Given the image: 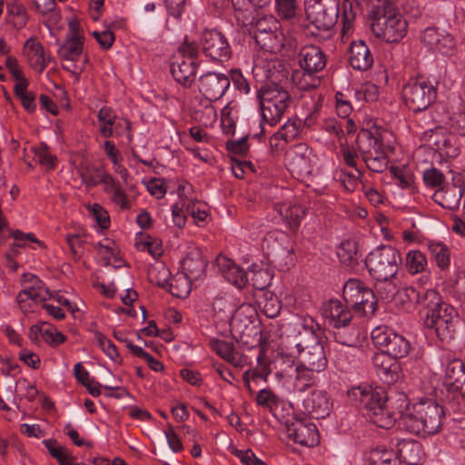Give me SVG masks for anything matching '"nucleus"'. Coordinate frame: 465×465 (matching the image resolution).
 Instances as JSON below:
<instances>
[{
    "label": "nucleus",
    "instance_id": "obj_1",
    "mask_svg": "<svg viewBox=\"0 0 465 465\" xmlns=\"http://www.w3.org/2000/svg\"><path fill=\"white\" fill-rule=\"evenodd\" d=\"M425 328L433 330L442 341L460 339L465 322L453 306L442 301L438 292H430L423 300V310H419Z\"/></svg>",
    "mask_w": 465,
    "mask_h": 465
},
{
    "label": "nucleus",
    "instance_id": "obj_2",
    "mask_svg": "<svg viewBox=\"0 0 465 465\" xmlns=\"http://www.w3.org/2000/svg\"><path fill=\"white\" fill-rule=\"evenodd\" d=\"M348 397L358 409L365 410L378 427L390 429L398 422L401 411L391 410L392 401L382 388L371 385L351 388L348 391Z\"/></svg>",
    "mask_w": 465,
    "mask_h": 465
},
{
    "label": "nucleus",
    "instance_id": "obj_3",
    "mask_svg": "<svg viewBox=\"0 0 465 465\" xmlns=\"http://www.w3.org/2000/svg\"><path fill=\"white\" fill-rule=\"evenodd\" d=\"M445 409L436 401L427 399L412 407V411H401L398 427L414 435L436 434L442 427Z\"/></svg>",
    "mask_w": 465,
    "mask_h": 465
},
{
    "label": "nucleus",
    "instance_id": "obj_4",
    "mask_svg": "<svg viewBox=\"0 0 465 465\" xmlns=\"http://www.w3.org/2000/svg\"><path fill=\"white\" fill-rule=\"evenodd\" d=\"M369 18L372 33L387 43H398L407 34V21L391 0H377Z\"/></svg>",
    "mask_w": 465,
    "mask_h": 465
},
{
    "label": "nucleus",
    "instance_id": "obj_5",
    "mask_svg": "<svg viewBox=\"0 0 465 465\" xmlns=\"http://www.w3.org/2000/svg\"><path fill=\"white\" fill-rule=\"evenodd\" d=\"M295 331L296 348L302 357L300 364L316 372L323 371L328 361L324 347L314 330L313 319H303L296 325Z\"/></svg>",
    "mask_w": 465,
    "mask_h": 465
},
{
    "label": "nucleus",
    "instance_id": "obj_6",
    "mask_svg": "<svg viewBox=\"0 0 465 465\" xmlns=\"http://www.w3.org/2000/svg\"><path fill=\"white\" fill-rule=\"evenodd\" d=\"M257 98L260 104L262 122L261 132L254 134V137L263 135V123L271 126L276 125L292 103L290 94L282 86L274 83L263 84L257 93Z\"/></svg>",
    "mask_w": 465,
    "mask_h": 465
},
{
    "label": "nucleus",
    "instance_id": "obj_7",
    "mask_svg": "<svg viewBox=\"0 0 465 465\" xmlns=\"http://www.w3.org/2000/svg\"><path fill=\"white\" fill-rule=\"evenodd\" d=\"M401 262V253L396 248L382 244L368 254L365 264L370 274L376 281L388 285L391 294H393L396 292V285L390 280L396 276Z\"/></svg>",
    "mask_w": 465,
    "mask_h": 465
},
{
    "label": "nucleus",
    "instance_id": "obj_8",
    "mask_svg": "<svg viewBox=\"0 0 465 465\" xmlns=\"http://www.w3.org/2000/svg\"><path fill=\"white\" fill-rule=\"evenodd\" d=\"M298 58L302 71H294L292 76L293 82L301 90L316 88L320 81L312 78V75L326 66L325 54L318 45H307L301 48Z\"/></svg>",
    "mask_w": 465,
    "mask_h": 465
},
{
    "label": "nucleus",
    "instance_id": "obj_9",
    "mask_svg": "<svg viewBox=\"0 0 465 465\" xmlns=\"http://www.w3.org/2000/svg\"><path fill=\"white\" fill-rule=\"evenodd\" d=\"M342 297L347 306L362 316H373L377 311L378 301L373 291L359 279L345 282Z\"/></svg>",
    "mask_w": 465,
    "mask_h": 465
},
{
    "label": "nucleus",
    "instance_id": "obj_10",
    "mask_svg": "<svg viewBox=\"0 0 465 465\" xmlns=\"http://www.w3.org/2000/svg\"><path fill=\"white\" fill-rule=\"evenodd\" d=\"M402 98L406 106L419 113L426 110L437 98V88L424 76L411 78L403 86Z\"/></svg>",
    "mask_w": 465,
    "mask_h": 465
},
{
    "label": "nucleus",
    "instance_id": "obj_11",
    "mask_svg": "<svg viewBox=\"0 0 465 465\" xmlns=\"http://www.w3.org/2000/svg\"><path fill=\"white\" fill-rule=\"evenodd\" d=\"M371 337L375 347L384 351L394 359L403 358L410 352V341L391 327L378 326L372 330Z\"/></svg>",
    "mask_w": 465,
    "mask_h": 465
},
{
    "label": "nucleus",
    "instance_id": "obj_12",
    "mask_svg": "<svg viewBox=\"0 0 465 465\" xmlns=\"http://www.w3.org/2000/svg\"><path fill=\"white\" fill-rule=\"evenodd\" d=\"M288 437L302 446L313 447L320 442L317 427L310 420L293 417L285 421Z\"/></svg>",
    "mask_w": 465,
    "mask_h": 465
},
{
    "label": "nucleus",
    "instance_id": "obj_13",
    "mask_svg": "<svg viewBox=\"0 0 465 465\" xmlns=\"http://www.w3.org/2000/svg\"><path fill=\"white\" fill-rule=\"evenodd\" d=\"M202 49L207 57L218 62L229 60L232 54L226 36L215 29L205 30L203 33Z\"/></svg>",
    "mask_w": 465,
    "mask_h": 465
},
{
    "label": "nucleus",
    "instance_id": "obj_14",
    "mask_svg": "<svg viewBox=\"0 0 465 465\" xmlns=\"http://www.w3.org/2000/svg\"><path fill=\"white\" fill-rule=\"evenodd\" d=\"M339 14V3L336 0H316V4L311 6L307 13V18L319 30L328 31L337 22Z\"/></svg>",
    "mask_w": 465,
    "mask_h": 465
},
{
    "label": "nucleus",
    "instance_id": "obj_15",
    "mask_svg": "<svg viewBox=\"0 0 465 465\" xmlns=\"http://www.w3.org/2000/svg\"><path fill=\"white\" fill-rule=\"evenodd\" d=\"M230 84V78L226 74L208 72L199 77L197 86L205 99L214 102L223 96Z\"/></svg>",
    "mask_w": 465,
    "mask_h": 465
},
{
    "label": "nucleus",
    "instance_id": "obj_16",
    "mask_svg": "<svg viewBox=\"0 0 465 465\" xmlns=\"http://www.w3.org/2000/svg\"><path fill=\"white\" fill-rule=\"evenodd\" d=\"M426 135L428 142L435 147L440 155L455 158L460 154V143L455 134L449 133L444 128L438 126Z\"/></svg>",
    "mask_w": 465,
    "mask_h": 465
},
{
    "label": "nucleus",
    "instance_id": "obj_17",
    "mask_svg": "<svg viewBox=\"0 0 465 465\" xmlns=\"http://www.w3.org/2000/svg\"><path fill=\"white\" fill-rule=\"evenodd\" d=\"M312 149L306 143H298L287 153L288 166L292 173L302 176L312 173Z\"/></svg>",
    "mask_w": 465,
    "mask_h": 465
},
{
    "label": "nucleus",
    "instance_id": "obj_18",
    "mask_svg": "<svg viewBox=\"0 0 465 465\" xmlns=\"http://www.w3.org/2000/svg\"><path fill=\"white\" fill-rule=\"evenodd\" d=\"M422 41L430 49L444 55H451L456 46L455 39L450 34L435 27H429L424 30Z\"/></svg>",
    "mask_w": 465,
    "mask_h": 465
},
{
    "label": "nucleus",
    "instance_id": "obj_19",
    "mask_svg": "<svg viewBox=\"0 0 465 465\" xmlns=\"http://www.w3.org/2000/svg\"><path fill=\"white\" fill-rule=\"evenodd\" d=\"M349 306H344L339 300L331 299L323 306L322 315L329 325L336 330L347 327L352 314Z\"/></svg>",
    "mask_w": 465,
    "mask_h": 465
},
{
    "label": "nucleus",
    "instance_id": "obj_20",
    "mask_svg": "<svg viewBox=\"0 0 465 465\" xmlns=\"http://www.w3.org/2000/svg\"><path fill=\"white\" fill-rule=\"evenodd\" d=\"M318 104H314V110L302 121L299 117L289 118V120L281 127V129L273 134L270 138V144L273 146V140H283L286 143L293 140L298 136L302 125L310 126L318 114Z\"/></svg>",
    "mask_w": 465,
    "mask_h": 465
},
{
    "label": "nucleus",
    "instance_id": "obj_21",
    "mask_svg": "<svg viewBox=\"0 0 465 465\" xmlns=\"http://www.w3.org/2000/svg\"><path fill=\"white\" fill-rule=\"evenodd\" d=\"M206 266L207 260L197 248L190 250L182 261L183 273L193 282L204 277Z\"/></svg>",
    "mask_w": 465,
    "mask_h": 465
},
{
    "label": "nucleus",
    "instance_id": "obj_22",
    "mask_svg": "<svg viewBox=\"0 0 465 465\" xmlns=\"http://www.w3.org/2000/svg\"><path fill=\"white\" fill-rule=\"evenodd\" d=\"M198 63L195 60L174 57L170 69L174 80L183 86L189 88L195 80Z\"/></svg>",
    "mask_w": 465,
    "mask_h": 465
},
{
    "label": "nucleus",
    "instance_id": "obj_23",
    "mask_svg": "<svg viewBox=\"0 0 465 465\" xmlns=\"http://www.w3.org/2000/svg\"><path fill=\"white\" fill-rule=\"evenodd\" d=\"M231 325L233 338L242 347L252 349L262 343V331L257 326L252 325V322L241 329L240 324L237 323V319L233 318Z\"/></svg>",
    "mask_w": 465,
    "mask_h": 465
},
{
    "label": "nucleus",
    "instance_id": "obj_24",
    "mask_svg": "<svg viewBox=\"0 0 465 465\" xmlns=\"http://www.w3.org/2000/svg\"><path fill=\"white\" fill-rule=\"evenodd\" d=\"M464 190L457 183H448L433 194V200L441 207L455 210L460 206Z\"/></svg>",
    "mask_w": 465,
    "mask_h": 465
},
{
    "label": "nucleus",
    "instance_id": "obj_25",
    "mask_svg": "<svg viewBox=\"0 0 465 465\" xmlns=\"http://www.w3.org/2000/svg\"><path fill=\"white\" fill-rule=\"evenodd\" d=\"M304 408L307 412L314 419H323L327 417L331 410V402L323 391H313L311 395L304 400Z\"/></svg>",
    "mask_w": 465,
    "mask_h": 465
},
{
    "label": "nucleus",
    "instance_id": "obj_26",
    "mask_svg": "<svg viewBox=\"0 0 465 465\" xmlns=\"http://www.w3.org/2000/svg\"><path fill=\"white\" fill-rule=\"evenodd\" d=\"M373 55L364 41H354L350 48V64L358 71H366L373 64Z\"/></svg>",
    "mask_w": 465,
    "mask_h": 465
},
{
    "label": "nucleus",
    "instance_id": "obj_27",
    "mask_svg": "<svg viewBox=\"0 0 465 465\" xmlns=\"http://www.w3.org/2000/svg\"><path fill=\"white\" fill-rule=\"evenodd\" d=\"M395 360L384 351L374 353L372 357L371 361L376 373L384 382L392 383L397 379V373L392 369L396 367Z\"/></svg>",
    "mask_w": 465,
    "mask_h": 465
},
{
    "label": "nucleus",
    "instance_id": "obj_28",
    "mask_svg": "<svg viewBox=\"0 0 465 465\" xmlns=\"http://www.w3.org/2000/svg\"><path fill=\"white\" fill-rule=\"evenodd\" d=\"M421 454L422 446L417 440H401L397 442V457L407 465H420Z\"/></svg>",
    "mask_w": 465,
    "mask_h": 465
},
{
    "label": "nucleus",
    "instance_id": "obj_29",
    "mask_svg": "<svg viewBox=\"0 0 465 465\" xmlns=\"http://www.w3.org/2000/svg\"><path fill=\"white\" fill-rule=\"evenodd\" d=\"M256 302L263 314L268 318L276 317L282 309V302L272 292H261L255 295Z\"/></svg>",
    "mask_w": 465,
    "mask_h": 465
},
{
    "label": "nucleus",
    "instance_id": "obj_30",
    "mask_svg": "<svg viewBox=\"0 0 465 465\" xmlns=\"http://www.w3.org/2000/svg\"><path fill=\"white\" fill-rule=\"evenodd\" d=\"M211 348L227 362L240 367L242 365V358L234 351V346L232 342L223 340H213L210 341Z\"/></svg>",
    "mask_w": 465,
    "mask_h": 465
},
{
    "label": "nucleus",
    "instance_id": "obj_31",
    "mask_svg": "<svg viewBox=\"0 0 465 465\" xmlns=\"http://www.w3.org/2000/svg\"><path fill=\"white\" fill-rule=\"evenodd\" d=\"M84 37L66 38L57 50L58 56L63 60L75 62L83 54Z\"/></svg>",
    "mask_w": 465,
    "mask_h": 465
},
{
    "label": "nucleus",
    "instance_id": "obj_32",
    "mask_svg": "<svg viewBox=\"0 0 465 465\" xmlns=\"http://www.w3.org/2000/svg\"><path fill=\"white\" fill-rule=\"evenodd\" d=\"M337 255L340 261L350 268H354L359 264V260L361 258V253L358 252V245L355 241L344 240L341 242Z\"/></svg>",
    "mask_w": 465,
    "mask_h": 465
},
{
    "label": "nucleus",
    "instance_id": "obj_33",
    "mask_svg": "<svg viewBox=\"0 0 465 465\" xmlns=\"http://www.w3.org/2000/svg\"><path fill=\"white\" fill-rule=\"evenodd\" d=\"M23 284L29 283L25 290H28L31 294H35V299L39 302H44L53 297V293L45 287V284L36 275L32 273H24L21 277Z\"/></svg>",
    "mask_w": 465,
    "mask_h": 465
},
{
    "label": "nucleus",
    "instance_id": "obj_34",
    "mask_svg": "<svg viewBox=\"0 0 465 465\" xmlns=\"http://www.w3.org/2000/svg\"><path fill=\"white\" fill-rule=\"evenodd\" d=\"M279 22L272 15L262 16L258 18L252 25L251 34L257 45L260 44L261 39H265L273 30L277 29Z\"/></svg>",
    "mask_w": 465,
    "mask_h": 465
},
{
    "label": "nucleus",
    "instance_id": "obj_35",
    "mask_svg": "<svg viewBox=\"0 0 465 465\" xmlns=\"http://www.w3.org/2000/svg\"><path fill=\"white\" fill-rule=\"evenodd\" d=\"M77 173L82 178L83 183L87 187H94L101 183L102 177L105 171L100 166L86 163L80 164L77 168Z\"/></svg>",
    "mask_w": 465,
    "mask_h": 465
},
{
    "label": "nucleus",
    "instance_id": "obj_36",
    "mask_svg": "<svg viewBox=\"0 0 465 465\" xmlns=\"http://www.w3.org/2000/svg\"><path fill=\"white\" fill-rule=\"evenodd\" d=\"M465 378V364L460 359L450 361L446 368L445 384L448 391Z\"/></svg>",
    "mask_w": 465,
    "mask_h": 465
},
{
    "label": "nucleus",
    "instance_id": "obj_37",
    "mask_svg": "<svg viewBox=\"0 0 465 465\" xmlns=\"http://www.w3.org/2000/svg\"><path fill=\"white\" fill-rule=\"evenodd\" d=\"M171 272L168 267L163 262H156L150 265L147 271V277L151 283L155 284L161 288H167L170 281Z\"/></svg>",
    "mask_w": 465,
    "mask_h": 465
},
{
    "label": "nucleus",
    "instance_id": "obj_38",
    "mask_svg": "<svg viewBox=\"0 0 465 465\" xmlns=\"http://www.w3.org/2000/svg\"><path fill=\"white\" fill-rule=\"evenodd\" d=\"M193 281L188 279L183 273L172 277L167 284L169 292L176 298H186L191 292V284Z\"/></svg>",
    "mask_w": 465,
    "mask_h": 465
},
{
    "label": "nucleus",
    "instance_id": "obj_39",
    "mask_svg": "<svg viewBox=\"0 0 465 465\" xmlns=\"http://www.w3.org/2000/svg\"><path fill=\"white\" fill-rule=\"evenodd\" d=\"M24 48L32 52L33 57H35V61L32 62V67L37 72L42 73L46 67V54L43 45L36 41L35 38L30 37L25 41Z\"/></svg>",
    "mask_w": 465,
    "mask_h": 465
},
{
    "label": "nucleus",
    "instance_id": "obj_40",
    "mask_svg": "<svg viewBox=\"0 0 465 465\" xmlns=\"http://www.w3.org/2000/svg\"><path fill=\"white\" fill-rule=\"evenodd\" d=\"M428 249L440 270H446L450 263V252L449 248L440 242H430Z\"/></svg>",
    "mask_w": 465,
    "mask_h": 465
},
{
    "label": "nucleus",
    "instance_id": "obj_41",
    "mask_svg": "<svg viewBox=\"0 0 465 465\" xmlns=\"http://www.w3.org/2000/svg\"><path fill=\"white\" fill-rule=\"evenodd\" d=\"M29 84L28 80L23 83H16L14 87L15 95L20 100L23 107L30 114L34 113L36 108L35 96L33 92L27 91Z\"/></svg>",
    "mask_w": 465,
    "mask_h": 465
},
{
    "label": "nucleus",
    "instance_id": "obj_42",
    "mask_svg": "<svg viewBox=\"0 0 465 465\" xmlns=\"http://www.w3.org/2000/svg\"><path fill=\"white\" fill-rule=\"evenodd\" d=\"M361 158L366 166L375 173H382L387 169L388 157L385 153H378L374 154L371 150L361 151Z\"/></svg>",
    "mask_w": 465,
    "mask_h": 465
},
{
    "label": "nucleus",
    "instance_id": "obj_43",
    "mask_svg": "<svg viewBox=\"0 0 465 465\" xmlns=\"http://www.w3.org/2000/svg\"><path fill=\"white\" fill-rule=\"evenodd\" d=\"M407 271L411 274H417L425 271L427 259L424 253L418 250L410 251L405 259Z\"/></svg>",
    "mask_w": 465,
    "mask_h": 465
},
{
    "label": "nucleus",
    "instance_id": "obj_44",
    "mask_svg": "<svg viewBox=\"0 0 465 465\" xmlns=\"http://www.w3.org/2000/svg\"><path fill=\"white\" fill-rule=\"evenodd\" d=\"M367 140L370 143V149L371 150L374 154H377L378 153H384L383 151V143L382 139L380 136L375 135L371 131L367 129H361L359 133L356 140V144L358 150L361 153V151H365L362 148V141Z\"/></svg>",
    "mask_w": 465,
    "mask_h": 465
},
{
    "label": "nucleus",
    "instance_id": "obj_45",
    "mask_svg": "<svg viewBox=\"0 0 465 465\" xmlns=\"http://www.w3.org/2000/svg\"><path fill=\"white\" fill-rule=\"evenodd\" d=\"M265 39H261L260 44L258 45L261 48L265 50H270L271 52H281L284 49L285 45V35L283 33L279 30V25H277V29L275 32L270 34Z\"/></svg>",
    "mask_w": 465,
    "mask_h": 465
},
{
    "label": "nucleus",
    "instance_id": "obj_46",
    "mask_svg": "<svg viewBox=\"0 0 465 465\" xmlns=\"http://www.w3.org/2000/svg\"><path fill=\"white\" fill-rule=\"evenodd\" d=\"M295 371L294 387L297 391H303L314 383L315 377L313 373L316 372L315 371L309 370L300 363L296 365Z\"/></svg>",
    "mask_w": 465,
    "mask_h": 465
},
{
    "label": "nucleus",
    "instance_id": "obj_47",
    "mask_svg": "<svg viewBox=\"0 0 465 465\" xmlns=\"http://www.w3.org/2000/svg\"><path fill=\"white\" fill-rule=\"evenodd\" d=\"M251 273L252 286L258 291V293L268 291L267 287L271 284L272 280V274L270 271L265 268H260L258 270L252 269Z\"/></svg>",
    "mask_w": 465,
    "mask_h": 465
},
{
    "label": "nucleus",
    "instance_id": "obj_48",
    "mask_svg": "<svg viewBox=\"0 0 465 465\" xmlns=\"http://www.w3.org/2000/svg\"><path fill=\"white\" fill-rule=\"evenodd\" d=\"M436 292L433 289L426 290L422 293L417 291L414 287H405L401 291H398L396 289V292L401 297L402 302H408L411 303H416L420 306V310H423V300L429 292Z\"/></svg>",
    "mask_w": 465,
    "mask_h": 465
},
{
    "label": "nucleus",
    "instance_id": "obj_49",
    "mask_svg": "<svg viewBox=\"0 0 465 465\" xmlns=\"http://www.w3.org/2000/svg\"><path fill=\"white\" fill-rule=\"evenodd\" d=\"M305 215V208L301 205L295 204L286 208L284 219L289 224L290 229L292 231H296L299 228L301 222Z\"/></svg>",
    "mask_w": 465,
    "mask_h": 465
},
{
    "label": "nucleus",
    "instance_id": "obj_50",
    "mask_svg": "<svg viewBox=\"0 0 465 465\" xmlns=\"http://www.w3.org/2000/svg\"><path fill=\"white\" fill-rule=\"evenodd\" d=\"M32 150L40 164L47 166L48 169H54L56 157L50 153L46 143H41L39 146L34 147Z\"/></svg>",
    "mask_w": 465,
    "mask_h": 465
},
{
    "label": "nucleus",
    "instance_id": "obj_51",
    "mask_svg": "<svg viewBox=\"0 0 465 465\" xmlns=\"http://www.w3.org/2000/svg\"><path fill=\"white\" fill-rule=\"evenodd\" d=\"M278 15L283 20H290L296 16L298 8L297 0H275Z\"/></svg>",
    "mask_w": 465,
    "mask_h": 465
},
{
    "label": "nucleus",
    "instance_id": "obj_52",
    "mask_svg": "<svg viewBox=\"0 0 465 465\" xmlns=\"http://www.w3.org/2000/svg\"><path fill=\"white\" fill-rule=\"evenodd\" d=\"M248 137L245 135L239 140H228L225 143V149L232 155L246 157L249 152Z\"/></svg>",
    "mask_w": 465,
    "mask_h": 465
},
{
    "label": "nucleus",
    "instance_id": "obj_53",
    "mask_svg": "<svg viewBox=\"0 0 465 465\" xmlns=\"http://www.w3.org/2000/svg\"><path fill=\"white\" fill-rule=\"evenodd\" d=\"M370 465H398L393 453L387 450H373L369 458Z\"/></svg>",
    "mask_w": 465,
    "mask_h": 465
},
{
    "label": "nucleus",
    "instance_id": "obj_54",
    "mask_svg": "<svg viewBox=\"0 0 465 465\" xmlns=\"http://www.w3.org/2000/svg\"><path fill=\"white\" fill-rule=\"evenodd\" d=\"M390 172L392 176L399 181V185L402 189L411 188L413 183V175L404 170L401 169L398 166L391 165L390 167Z\"/></svg>",
    "mask_w": 465,
    "mask_h": 465
},
{
    "label": "nucleus",
    "instance_id": "obj_55",
    "mask_svg": "<svg viewBox=\"0 0 465 465\" xmlns=\"http://www.w3.org/2000/svg\"><path fill=\"white\" fill-rule=\"evenodd\" d=\"M181 56L178 58H184L186 60H195L198 56L199 46L196 42H189L187 36L184 38L183 44L178 49Z\"/></svg>",
    "mask_w": 465,
    "mask_h": 465
},
{
    "label": "nucleus",
    "instance_id": "obj_56",
    "mask_svg": "<svg viewBox=\"0 0 465 465\" xmlns=\"http://www.w3.org/2000/svg\"><path fill=\"white\" fill-rule=\"evenodd\" d=\"M444 174L436 168H430L424 172L423 181L427 186L435 188L440 186L444 182Z\"/></svg>",
    "mask_w": 465,
    "mask_h": 465
},
{
    "label": "nucleus",
    "instance_id": "obj_57",
    "mask_svg": "<svg viewBox=\"0 0 465 465\" xmlns=\"http://www.w3.org/2000/svg\"><path fill=\"white\" fill-rule=\"evenodd\" d=\"M258 405L272 409L277 405L278 397L270 389L261 390L256 396Z\"/></svg>",
    "mask_w": 465,
    "mask_h": 465
},
{
    "label": "nucleus",
    "instance_id": "obj_58",
    "mask_svg": "<svg viewBox=\"0 0 465 465\" xmlns=\"http://www.w3.org/2000/svg\"><path fill=\"white\" fill-rule=\"evenodd\" d=\"M65 336L58 331L54 327L48 324L44 331V340L49 345L55 347L65 341Z\"/></svg>",
    "mask_w": 465,
    "mask_h": 465
},
{
    "label": "nucleus",
    "instance_id": "obj_59",
    "mask_svg": "<svg viewBox=\"0 0 465 465\" xmlns=\"http://www.w3.org/2000/svg\"><path fill=\"white\" fill-rule=\"evenodd\" d=\"M29 301L35 303L38 302L35 299V294H31L28 290H22L16 296V302L24 312H27L32 309V304Z\"/></svg>",
    "mask_w": 465,
    "mask_h": 465
},
{
    "label": "nucleus",
    "instance_id": "obj_60",
    "mask_svg": "<svg viewBox=\"0 0 465 465\" xmlns=\"http://www.w3.org/2000/svg\"><path fill=\"white\" fill-rule=\"evenodd\" d=\"M343 94L341 92H337L335 94L336 98V110L337 114L341 118H347L351 114L352 111V107L351 103L345 99H343Z\"/></svg>",
    "mask_w": 465,
    "mask_h": 465
},
{
    "label": "nucleus",
    "instance_id": "obj_61",
    "mask_svg": "<svg viewBox=\"0 0 465 465\" xmlns=\"http://www.w3.org/2000/svg\"><path fill=\"white\" fill-rule=\"evenodd\" d=\"M450 121V125L453 133L460 136H465V113L460 112L453 114Z\"/></svg>",
    "mask_w": 465,
    "mask_h": 465
},
{
    "label": "nucleus",
    "instance_id": "obj_62",
    "mask_svg": "<svg viewBox=\"0 0 465 465\" xmlns=\"http://www.w3.org/2000/svg\"><path fill=\"white\" fill-rule=\"evenodd\" d=\"M147 189L152 195H155L158 199L163 198L166 193L164 180L161 178H152L148 183Z\"/></svg>",
    "mask_w": 465,
    "mask_h": 465
},
{
    "label": "nucleus",
    "instance_id": "obj_63",
    "mask_svg": "<svg viewBox=\"0 0 465 465\" xmlns=\"http://www.w3.org/2000/svg\"><path fill=\"white\" fill-rule=\"evenodd\" d=\"M5 66L17 83H23L24 80H27L24 76L22 71L19 69L18 61L16 58L13 56H7L5 59Z\"/></svg>",
    "mask_w": 465,
    "mask_h": 465
},
{
    "label": "nucleus",
    "instance_id": "obj_64",
    "mask_svg": "<svg viewBox=\"0 0 465 465\" xmlns=\"http://www.w3.org/2000/svg\"><path fill=\"white\" fill-rule=\"evenodd\" d=\"M231 79L232 84L236 86V88L244 93L247 94L250 91V85L247 82L246 78L243 77L242 72L238 69L231 70Z\"/></svg>",
    "mask_w": 465,
    "mask_h": 465
}]
</instances>
